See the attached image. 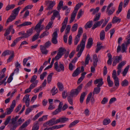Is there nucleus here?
I'll list each match as a JSON object with an SVG mask.
<instances>
[{"mask_svg": "<svg viewBox=\"0 0 130 130\" xmlns=\"http://www.w3.org/2000/svg\"><path fill=\"white\" fill-rule=\"evenodd\" d=\"M85 41L82 40L81 42L79 44L81 47L80 49L84 50L85 47Z\"/></svg>", "mask_w": 130, "mask_h": 130, "instance_id": "obj_50", "label": "nucleus"}, {"mask_svg": "<svg viewBox=\"0 0 130 130\" xmlns=\"http://www.w3.org/2000/svg\"><path fill=\"white\" fill-rule=\"evenodd\" d=\"M107 81L108 85L110 87L113 86V81L111 80L110 77L109 75H108L107 76Z\"/></svg>", "mask_w": 130, "mask_h": 130, "instance_id": "obj_19", "label": "nucleus"}, {"mask_svg": "<svg viewBox=\"0 0 130 130\" xmlns=\"http://www.w3.org/2000/svg\"><path fill=\"white\" fill-rule=\"evenodd\" d=\"M78 26V24L77 23L74 24L72 27L71 30L72 32L76 31L77 29Z\"/></svg>", "mask_w": 130, "mask_h": 130, "instance_id": "obj_41", "label": "nucleus"}, {"mask_svg": "<svg viewBox=\"0 0 130 130\" xmlns=\"http://www.w3.org/2000/svg\"><path fill=\"white\" fill-rule=\"evenodd\" d=\"M44 4L47 6L46 9L47 10H50L53 9V7L55 4V2L54 1H53L50 0L45 1Z\"/></svg>", "mask_w": 130, "mask_h": 130, "instance_id": "obj_3", "label": "nucleus"}, {"mask_svg": "<svg viewBox=\"0 0 130 130\" xmlns=\"http://www.w3.org/2000/svg\"><path fill=\"white\" fill-rule=\"evenodd\" d=\"M93 64L94 67H96L97 66V63L98 61V58L96 54H94L93 56Z\"/></svg>", "mask_w": 130, "mask_h": 130, "instance_id": "obj_14", "label": "nucleus"}, {"mask_svg": "<svg viewBox=\"0 0 130 130\" xmlns=\"http://www.w3.org/2000/svg\"><path fill=\"white\" fill-rule=\"evenodd\" d=\"M32 23L31 22H26L20 25H18L17 26L20 28L22 26L30 25Z\"/></svg>", "mask_w": 130, "mask_h": 130, "instance_id": "obj_26", "label": "nucleus"}, {"mask_svg": "<svg viewBox=\"0 0 130 130\" xmlns=\"http://www.w3.org/2000/svg\"><path fill=\"white\" fill-rule=\"evenodd\" d=\"M46 31H44L43 33L41 34L40 36L39 37L40 38H42L45 36H47L49 34V32L47 31L46 30Z\"/></svg>", "mask_w": 130, "mask_h": 130, "instance_id": "obj_44", "label": "nucleus"}, {"mask_svg": "<svg viewBox=\"0 0 130 130\" xmlns=\"http://www.w3.org/2000/svg\"><path fill=\"white\" fill-rule=\"evenodd\" d=\"M40 50L41 52L43 54L46 55L48 52V51L47 50L45 47L42 45H40Z\"/></svg>", "mask_w": 130, "mask_h": 130, "instance_id": "obj_16", "label": "nucleus"}, {"mask_svg": "<svg viewBox=\"0 0 130 130\" xmlns=\"http://www.w3.org/2000/svg\"><path fill=\"white\" fill-rule=\"evenodd\" d=\"M73 97L70 95L67 98L68 102L71 105H73Z\"/></svg>", "mask_w": 130, "mask_h": 130, "instance_id": "obj_36", "label": "nucleus"}, {"mask_svg": "<svg viewBox=\"0 0 130 130\" xmlns=\"http://www.w3.org/2000/svg\"><path fill=\"white\" fill-rule=\"evenodd\" d=\"M57 85L59 89V90L60 91H62L63 90V85L60 82H59L57 84Z\"/></svg>", "mask_w": 130, "mask_h": 130, "instance_id": "obj_38", "label": "nucleus"}, {"mask_svg": "<svg viewBox=\"0 0 130 130\" xmlns=\"http://www.w3.org/2000/svg\"><path fill=\"white\" fill-rule=\"evenodd\" d=\"M31 57H28L27 58H24L23 61V65L24 66H25L26 63L28 60L31 59Z\"/></svg>", "mask_w": 130, "mask_h": 130, "instance_id": "obj_55", "label": "nucleus"}, {"mask_svg": "<svg viewBox=\"0 0 130 130\" xmlns=\"http://www.w3.org/2000/svg\"><path fill=\"white\" fill-rule=\"evenodd\" d=\"M19 35L21 36V37H19V38H20V40L22 38H27L29 37L26 32L25 33V32L23 31L19 32Z\"/></svg>", "mask_w": 130, "mask_h": 130, "instance_id": "obj_11", "label": "nucleus"}, {"mask_svg": "<svg viewBox=\"0 0 130 130\" xmlns=\"http://www.w3.org/2000/svg\"><path fill=\"white\" fill-rule=\"evenodd\" d=\"M33 30L32 28L30 29L27 30L26 31V33L29 37L30 36L32 33Z\"/></svg>", "mask_w": 130, "mask_h": 130, "instance_id": "obj_64", "label": "nucleus"}, {"mask_svg": "<svg viewBox=\"0 0 130 130\" xmlns=\"http://www.w3.org/2000/svg\"><path fill=\"white\" fill-rule=\"evenodd\" d=\"M105 33L104 31L103 30L101 31L100 34V38L101 40H103L105 38Z\"/></svg>", "mask_w": 130, "mask_h": 130, "instance_id": "obj_29", "label": "nucleus"}, {"mask_svg": "<svg viewBox=\"0 0 130 130\" xmlns=\"http://www.w3.org/2000/svg\"><path fill=\"white\" fill-rule=\"evenodd\" d=\"M40 32V31H37V33L33 36L32 38V41H35L38 38L39 36Z\"/></svg>", "mask_w": 130, "mask_h": 130, "instance_id": "obj_28", "label": "nucleus"}, {"mask_svg": "<svg viewBox=\"0 0 130 130\" xmlns=\"http://www.w3.org/2000/svg\"><path fill=\"white\" fill-rule=\"evenodd\" d=\"M121 21V19L119 18L116 17H113L112 20V23L113 24H114L117 23H120Z\"/></svg>", "mask_w": 130, "mask_h": 130, "instance_id": "obj_27", "label": "nucleus"}, {"mask_svg": "<svg viewBox=\"0 0 130 130\" xmlns=\"http://www.w3.org/2000/svg\"><path fill=\"white\" fill-rule=\"evenodd\" d=\"M47 74V73L46 72H44L43 73L40 75V79L42 80H43L44 77L46 76Z\"/></svg>", "mask_w": 130, "mask_h": 130, "instance_id": "obj_61", "label": "nucleus"}, {"mask_svg": "<svg viewBox=\"0 0 130 130\" xmlns=\"http://www.w3.org/2000/svg\"><path fill=\"white\" fill-rule=\"evenodd\" d=\"M80 68H77L73 73L72 74V76L75 77L78 75L80 72Z\"/></svg>", "mask_w": 130, "mask_h": 130, "instance_id": "obj_20", "label": "nucleus"}, {"mask_svg": "<svg viewBox=\"0 0 130 130\" xmlns=\"http://www.w3.org/2000/svg\"><path fill=\"white\" fill-rule=\"evenodd\" d=\"M123 6V2H121L119 4L118 10L116 12V14H118L121 11Z\"/></svg>", "mask_w": 130, "mask_h": 130, "instance_id": "obj_30", "label": "nucleus"}, {"mask_svg": "<svg viewBox=\"0 0 130 130\" xmlns=\"http://www.w3.org/2000/svg\"><path fill=\"white\" fill-rule=\"evenodd\" d=\"M40 25H41L38 23L35 26V29L36 30L37 32V31H40V32L42 30V29H40Z\"/></svg>", "mask_w": 130, "mask_h": 130, "instance_id": "obj_58", "label": "nucleus"}, {"mask_svg": "<svg viewBox=\"0 0 130 130\" xmlns=\"http://www.w3.org/2000/svg\"><path fill=\"white\" fill-rule=\"evenodd\" d=\"M83 85V84H81L77 87L76 89H72L70 91V95L72 96H76L81 90Z\"/></svg>", "mask_w": 130, "mask_h": 130, "instance_id": "obj_1", "label": "nucleus"}, {"mask_svg": "<svg viewBox=\"0 0 130 130\" xmlns=\"http://www.w3.org/2000/svg\"><path fill=\"white\" fill-rule=\"evenodd\" d=\"M129 68V66L128 65L124 69L122 73L123 76H125L126 75Z\"/></svg>", "mask_w": 130, "mask_h": 130, "instance_id": "obj_42", "label": "nucleus"}, {"mask_svg": "<svg viewBox=\"0 0 130 130\" xmlns=\"http://www.w3.org/2000/svg\"><path fill=\"white\" fill-rule=\"evenodd\" d=\"M53 22L52 21L48 23L47 25L46 26L45 30H49L50 28L51 27V26L53 24Z\"/></svg>", "mask_w": 130, "mask_h": 130, "instance_id": "obj_57", "label": "nucleus"}, {"mask_svg": "<svg viewBox=\"0 0 130 130\" xmlns=\"http://www.w3.org/2000/svg\"><path fill=\"white\" fill-rule=\"evenodd\" d=\"M77 13L74 11L73 12L71 16V19L69 22L70 23H72L75 19Z\"/></svg>", "mask_w": 130, "mask_h": 130, "instance_id": "obj_17", "label": "nucleus"}, {"mask_svg": "<svg viewBox=\"0 0 130 130\" xmlns=\"http://www.w3.org/2000/svg\"><path fill=\"white\" fill-rule=\"evenodd\" d=\"M63 2L62 1H60L57 7V9L59 11L62 8V7L63 6Z\"/></svg>", "mask_w": 130, "mask_h": 130, "instance_id": "obj_48", "label": "nucleus"}, {"mask_svg": "<svg viewBox=\"0 0 130 130\" xmlns=\"http://www.w3.org/2000/svg\"><path fill=\"white\" fill-rule=\"evenodd\" d=\"M79 122L78 120H76L71 123L69 125L68 127L69 128L75 126Z\"/></svg>", "mask_w": 130, "mask_h": 130, "instance_id": "obj_33", "label": "nucleus"}, {"mask_svg": "<svg viewBox=\"0 0 130 130\" xmlns=\"http://www.w3.org/2000/svg\"><path fill=\"white\" fill-rule=\"evenodd\" d=\"M92 24V21H89L85 25V28L86 29L90 28L91 27Z\"/></svg>", "mask_w": 130, "mask_h": 130, "instance_id": "obj_24", "label": "nucleus"}, {"mask_svg": "<svg viewBox=\"0 0 130 130\" xmlns=\"http://www.w3.org/2000/svg\"><path fill=\"white\" fill-rule=\"evenodd\" d=\"M21 9V7H20L15 9L12 11V13L11 14L16 17L18 15L19 11Z\"/></svg>", "mask_w": 130, "mask_h": 130, "instance_id": "obj_12", "label": "nucleus"}, {"mask_svg": "<svg viewBox=\"0 0 130 130\" xmlns=\"http://www.w3.org/2000/svg\"><path fill=\"white\" fill-rule=\"evenodd\" d=\"M126 63V61H122L119 64L118 66L117 67H118V68H119L122 69V67L124 66Z\"/></svg>", "mask_w": 130, "mask_h": 130, "instance_id": "obj_49", "label": "nucleus"}, {"mask_svg": "<svg viewBox=\"0 0 130 130\" xmlns=\"http://www.w3.org/2000/svg\"><path fill=\"white\" fill-rule=\"evenodd\" d=\"M39 128V126L38 125V123L37 122L32 127V130H38Z\"/></svg>", "mask_w": 130, "mask_h": 130, "instance_id": "obj_63", "label": "nucleus"}, {"mask_svg": "<svg viewBox=\"0 0 130 130\" xmlns=\"http://www.w3.org/2000/svg\"><path fill=\"white\" fill-rule=\"evenodd\" d=\"M93 40L91 38H90L88 40L87 45H86V47L87 48H90L91 46L93 44Z\"/></svg>", "mask_w": 130, "mask_h": 130, "instance_id": "obj_15", "label": "nucleus"}, {"mask_svg": "<svg viewBox=\"0 0 130 130\" xmlns=\"http://www.w3.org/2000/svg\"><path fill=\"white\" fill-rule=\"evenodd\" d=\"M100 87H97L95 88L93 92V93L94 94H98L100 91L101 88Z\"/></svg>", "mask_w": 130, "mask_h": 130, "instance_id": "obj_31", "label": "nucleus"}, {"mask_svg": "<svg viewBox=\"0 0 130 130\" xmlns=\"http://www.w3.org/2000/svg\"><path fill=\"white\" fill-rule=\"evenodd\" d=\"M38 82V80H36L34 83H33L30 85L29 87L31 90L34 88L36 86Z\"/></svg>", "mask_w": 130, "mask_h": 130, "instance_id": "obj_40", "label": "nucleus"}, {"mask_svg": "<svg viewBox=\"0 0 130 130\" xmlns=\"http://www.w3.org/2000/svg\"><path fill=\"white\" fill-rule=\"evenodd\" d=\"M51 92L52 93V95H55L58 92L57 88H56L55 87H54L52 89Z\"/></svg>", "mask_w": 130, "mask_h": 130, "instance_id": "obj_47", "label": "nucleus"}, {"mask_svg": "<svg viewBox=\"0 0 130 130\" xmlns=\"http://www.w3.org/2000/svg\"><path fill=\"white\" fill-rule=\"evenodd\" d=\"M83 28L82 27H79L78 28L77 35L76 36L80 37V35L83 33Z\"/></svg>", "mask_w": 130, "mask_h": 130, "instance_id": "obj_43", "label": "nucleus"}, {"mask_svg": "<svg viewBox=\"0 0 130 130\" xmlns=\"http://www.w3.org/2000/svg\"><path fill=\"white\" fill-rule=\"evenodd\" d=\"M71 28V26L70 25H68L67 26L65 30L66 34L67 35L69 32Z\"/></svg>", "mask_w": 130, "mask_h": 130, "instance_id": "obj_59", "label": "nucleus"}, {"mask_svg": "<svg viewBox=\"0 0 130 130\" xmlns=\"http://www.w3.org/2000/svg\"><path fill=\"white\" fill-rule=\"evenodd\" d=\"M80 38V37L76 36L74 42V44L75 45H76L78 43L79 41Z\"/></svg>", "mask_w": 130, "mask_h": 130, "instance_id": "obj_62", "label": "nucleus"}, {"mask_svg": "<svg viewBox=\"0 0 130 130\" xmlns=\"http://www.w3.org/2000/svg\"><path fill=\"white\" fill-rule=\"evenodd\" d=\"M58 123L60 122L62 123H64L66 121H68L69 119L65 117H61L58 119Z\"/></svg>", "mask_w": 130, "mask_h": 130, "instance_id": "obj_22", "label": "nucleus"}, {"mask_svg": "<svg viewBox=\"0 0 130 130\" xmlns=\"http://www.w3.org/2000/svg\"><path fill=\"white\" fill-rule=\"evenodd\" d=\"M113 79L114 80V83L116 87H118L119 86V78L118 77L116 78H113Z\"/></svg>", "mask_w": 130, "mask_h": 130, "instance_id": "obj_46", "label": "nucleus"}, {"mask_svg": "<svg viewBox=\"0 0 130 130\" xmlns=\"http://www.w3.org/2000/svg\"><path fill=\"white\" fill-rule=\"evenodd\" d=\"M101 13H99L96 14V15L95 17L94 18L93 21H96L99 20L100 17Z\"/></svg>", "mask_w": 130, "mask_h": 130, "instance_id": "obj_56", "label": "nucleus"}, {"mask_svg": "<svg viewBox=\"0 0 130 130\" xmlns=\"http://www.w3.org/2000/svg\"><path fill=\"white\" fill-rule=\"evenodd\" d=\"M30 123V120H28L26 121L20 127V129H22L26 127Z\"/></svg>", "mask_w": 130, "mask_h": 130, "instance_id": "obj_25", "label": "nucleus"}, {"mask_svg": "<svg viewBox=\"0 0 130 130\" xmlns=\"http://www.w3.org/2000/svg\"><path fill=\"white\" fill-rule=\"evenodd\" d=\"M20 38H19V37L17 38L11 44V46L13 47L15 46L18 42L20 40Z\"/></svg>", "mask_w": 130, "mask_h": 130, "instance_id": "obj_37", "label": "nucleus"}, {"mask_svg": "<svg viewBox=\"0 0 130 130\" xmlns=\"http://www.w3.org/2000/svg\"><path fill=\"white\" fill-rule=\"evenodd\" d=\"M83 5L82 3H80L77 4L74 8V11L77 12L78 10L81 7L82 5Z\"/></svg>", "mask_w": 130, "mask_h": 130, "instance_id": "obj_32", "label": "nucleus"}, {"mask_svg": "<svg viewBox=\"0 0 130 130\" xmlns=\"http://www.w3.org/2000/svg\"><path fill=\"white\" fill-rule=\"evenodd\" d=\"M113 5L112 3H110L107 6L106 10V12L108 15H111L114 12L115 10V8L114 7H111Z\"/></svg>", "mask_w": 130, "mask_h": 130, "instance_id": "obj_6", "label": "nucleus"}, {"mask_svg": "<svg viewBox=\"0 0 130 130\" xmlns=\"http://www.w3.org/2000/svg\"><path fill=\"white\" fill-rule=\"evenodd\" d=\"M58 119H56L55 118H52L49 121H48L45 123H44L43 125H49V126H52L54 125H55L58 123Z\"/></svg>", "mask_w": 130, "mask_h": 130, "instance_id": "obj_5", "label": "nucleus"}, {"mask_svg": "<svg viewBox=\"0 0 130 130\" xmlns=\"http://www.w3.org/2000/svg\"><path fill=\"white\" fill-rule=\"evenodd\" d=\"M14 74V72L12 73L10 75L7 79V82L8 83H10L13 79L12 76Z\"/></svg>", "mask_w": 130, "mask_h": 130, "instance_id": "obj_53", "label": "nucleus"}, {"mask_svg": "<svg viewBox=\"0 0 130 130\" xmlns=\"http://www.w3.org/2000/svg\"><path fill=\"white\" fill-rule=\"evenodd\" d=\"M29 95L28 94H26L25 96L23 99V101L24 102L26 106L28 107L29 105V101L30 100L29 98Z\"/></svg>", "mask_w": 130, "mask_h": 130, "instance_id": "obj_7", "label": "nucleus"}, {"mask_svg": "<svg viewBox=\"0 0 130 130\" xmlns=\"http://www.w3.org/2000/svg\"><path fill=\"white\" fill-rule=\"evenodd\" d=\"M122 56L121 55L119 56H116L113 62V66H115L117 63L119 62L120 61H122Z\"/></svg>", "mask_w": 130, "mask_h": 130, "instance_id": "obj_9", "label": "nucleus"}, {"mask_svg": "<svg viewBox=\"0 0 130 130\" xmlns=\"http://www.w3.org/2000/svg\"><path fill=\"white\" fill-rule=\"evenodd\" d=\"M128 84V82L126 79H125L121 83V85L123 87L127 86Z\"/></svg>", "mask_w": 130, "mask_h": 130, "instance_id": "obj_45", "label": "nucleus"}, {"mask_svg": "<svg viewBox=\"0 0 130 130\" xmlns=\"http://www.w3.org/2000/svg\"><path fill=\"white\" fill-rule=\"evenodd\" d=\"M103 79L101 78L96 79L94 82V84H98L97 86L99 87L101 86L103 84Z\"/></svg>", "mask_w": 130, "mask_h": 130, "instance_id": "obj_10", "label": "nucleus"}, {"mask_svg": "<svg viewBox=\"0 0 130 130\" xmlns=\"http://www.w3.org/2000/svg\"><path fill=\"white\" fill-rule=\"evenodd\" d=\"M84 13V11L82 10V9L80 10L78 13V14L77 15V19H79L81 16L82 15V14H83Z\"/></svg>", "mask_w": 130, "mask_h": 130, "instance_id": "obj_51", "label": "nucleus"}, {"mask_svg": "<svg viewBox=\"0 0 130 130\" xmlns=\"http://www.w3.org/2000/svg\"><path fill=\"white\" fill-rule=\"evenodd\" d=\"M92 95V93H90L88 95L87 97V98L86 100V104H88V103L89 102V101L90 100L91 98Z\"/></svg>", "mask_w": 130, "mask_h": 130, "instance_id": "obj_52", "label": "nucleus"}, {"mask_svg": "<svg viewBox=\"0 0 130 130\" xmlns=\"http://www.w3.org/2000/svg\"><path fill=\"white\" fill-rule=\"evenodd\" d=\"M15 6V5L13 4L11 5H8L6 8V10L7 11H8L10 9H13Z\"/></svg>", "mask_w": 130, "mask_h": 130, "instance_id": "obj_39", "label": "nucleus"}, {"mask_svg": "<svg viewBox=\"0 0 130 130\" xmlns=\"http://www.w3.org/2000/svg\"><path fill=\"white\" fill-rule=\"evenodd\" d=\"M90 59V56L89 54H88L86 57L85 61V63L86 65L88 64L89 62V61Z\"/></svg>", "mask_w": 130, "mask_h": 130, "instance_id": "obj_60", "label": "nucleus"}, {"mask_svg": "<svg viewBox=\"0 0 130 130\" xmlns=\"http://www.w3.org/2000/svg\"><path fill=\"white\" fill-rule=\"evenodd\" d=\"M16 17L15 16L11 14L7 19L6 21V23H8L11 22L13 21L15 19Z\"/></svg>", "mask_w": 130, "mask_h": 130, "instance_id": "obj_23", "label": "nucleus"}, {"mask_svg": "<svg viewBox=\"0 0 130 130\" xmlns=\"http://www.w3.org/2000/svg\"><path fill=\"white\" fill-rule=\"evenodd\" d=\"M66 50L62 48H59V51L58 53L60 54H61L62 55L64 53L66 52Z\"/></svg>", "mask_w": 130, "mask_h": 130, "instance_id": "obj_54", "label": "nucleus"}, {"mask_svg": "<svg viewBox=\"0 0 130 130\" xmlns=\"http://www.w3.org/2000/svg\"><path fill=\"white\" fill-rule=\"evenodd\" d=\"M54 66L55 69L57 72L63 71L64 70V65L60 63L58 65L57 61L55 62L54 64Z\"/></svg>", "mask_w": 130, "mask_h": 130, "instance_id": "obj_4", "label": "nucleus"}, {"mask_svg": "<svg viewBox=\"0 0 130 130\" xmlns=\"http://www.w3.org/2000/svg\"><path fill=\"white\" fill-rule=\"evenodd\" d=\"M54 102L55 103L56 102H59V103L58 105V108L52 112V114L53 115H56L61 111L62 106L63 105V103L62 102H60L58 100H55Z\"/></svg>", "mask_w": 130, "mask_h": 130, "instance_id": "obj_2", "label": "nucleus"}, {"mask_svg": "<svg viewBox=\"0 0 130 130\" xmlns=\"http://www.w3.org/2000/svg\"><path fill=\"white\" fill-rule=\"evenodd\" d=\"M14 53L13 51L7 50L4 51L2 53V56H5L6 55H9Z\"/></svg>", "mask_w": 130, "mask_h": 130, "instance_id": "obj_13", "label": "nucleus"}, {"mask_svg": "<svg viewBox=\"0 0 130 130\" xmlns=\"http://www.w3.org/2000/svg\"><path fill=\"white\" fill-rule=\"evenodd\" d=\"M111 122L110 119L106 118L104 119L103 121V124L104 125H106L109 123Z\"/></svg>", "mask_w": 130, "mask_h": 130, "instance_id": "obj_35", "label": "nucleus"}, {"mask_svg": "<svg viewBox=\"0 0 130 130\" xmlns=\"http://www.w3.org/2000/svg\"><path fill=\"white\" fill-rule=\"evenodd\" d=\"M87 95V93L85 92H83L81 94L80 97L79 101L81 103H82L84 101V99Z\"/></svg>", "mask_w": 130, "mask_h": 130, "instance_id": "obj_18", "label": "nucleus"}, {"mask_svg": "<svg viewBox=\"0 0 130 130\" xmlns=\"http://www.w3.org/2000/svg\"><path fill=\"white\" fill-rule=\"evenodd\" d=\"M13 26L11 25L6 30L4 34V36H7L10 34V31L12 30Z\"/></svg>", "mask_w": 130, "mask_h": 130, "instance_id": "obj_21", "label": "nucleus"}, {"mask_svg": "<svg viewBox=\"0 0 130 130\" xmlns=\"http://www.w3.org/2000/svg\"><path fill=\"white\" fill-rule=\"evenodd\" d=\"M53 74V73H51L48 76L47 80L48 84H49L51 82L52 79V76Z\"/></svg>", "mask_w": 130, "mask_h": 130, "instance_id": "obj_34", "label": "nucleus"}, {"mask_svg": "<svg viewBox=\"0 0 130 130\" xmlns=\"http://www.w3.org/2000/svg\"><path fill=\"white\" fill-rule=\"evenodd\" d=\"M52 36L53 37L52 39V42L54 44H57L58 41L57 39V31H55L53 33Z\"/></svg>", "mask_w": 130, "mask_h": 130, "instance_id": "obj_8", "label": "nucleus"}]
</instances>
